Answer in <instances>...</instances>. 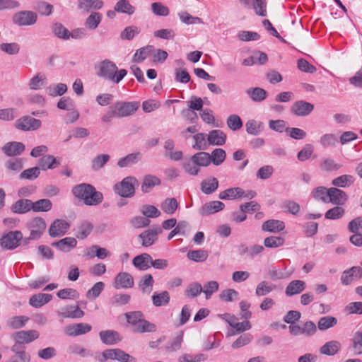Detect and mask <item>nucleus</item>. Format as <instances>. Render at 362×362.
I'll return each mask as SVG.
<instances>
[{
	"instance_id": "25",
	"label": "nucleus",
	"mask_w": 362,
	"mask_h": 362,
	"mask_svg": "<svg viewBox=\"0 0 362 362\" xmlns=\"http://www.w3.org/2000/svg\"><path fill=\"white\" fill-rule=\"evenodd\" d=\"M30 210H32V201L27 199H21L11 206V211L18 214L27 213Z\"/></svg>"
},
{
	"instance_id": "42",
	"label": "nucleus",
	"mask_w": 362,
	"mask_h": 362,
	"mask_svg": "<svg viewBox=\"0 0 362 362\" xmlns=\"http://www.w3.org/2000/svg\"><path fill=\"white\" fill-rule=\"evenodd\" d=\"M338 143V138L334 134H325L320 139V144L323 148L335 147Z\"/></svg>"
},
{
	"instance_id": "3",
	"label": "nucleus",
	"mask_w": 362,
	"mask_h": 362,
	"mask_svg": "<svg viewBox=\"0 0 362 362\" xmlns=\"http://www.w3.org/2000/svg\"><path fill=\"white\" fill-rule=\"evenodd\" d=\"M138 181L134 177L129 176L114 186L115 192L122 197H131L135 193L134 185Z\"/></svg>"
},
{
	"instance_id": "60",
	"label": "nucleus",
	"mask_w": 362,
	"mask_h": 362,
	"mask_svg": "<svg viewBox=\"0 0 362 362\" xmlns=\"http://www.w3.org/2000/svg\"><path fill=\"white\" fill-rule=\"evenodd\" d=\"M312 195L315 199L321 200L323 202H328L329 189L325 187H317L313 189Z\"/></svg>"
},
{
	"instance_id": "27",
	"label": "nucleus",
	"mask_w": 362,
	"mask_h": 362,
	"mask_svg": "<svg viewBox=\"0 0 362 362\" xmlns=\"http://www.w3.org/2000/svg\"><path fill=\"white\" fill-rule=\"evenodd\" d=\"M285 224L283 221L275 219H270L265 221L262 226V230L270 233H278L283 230Z\"/></svg>"
},
{
	"instance_id": "64",
	"label": "nucleus",
	"mask_w": 362,
	"mask_h": 362,
	"mask_svg": "<svg viewBox=\"0 0 362 362\" xmlns=\"http://www.w3.org/2000/svg\"><path fill=\"white\" fill-rule=\"evenodd\" d=\"M114 360L119 362H136V358L125 353L120 349H115Z\"/></svg>"
},
{
	"instance_id": "19",
	"label": "nucleus",
	"mask_w": 362,
	"mask_h": 362,
	"mask_svg": "<svg viewBox=\"0 0 362 362\" xmlns=\"http://www.w3.org/2000/svg\"><path fill=\"white\" fill-rule=\"evenodd\" d=\"M347 200L346 194L336 187H331L329 189V199L328 202H330L335 205H342Z\"/></svg>"
},
{
	"instance_id": "47",
	"label": "nucleus",
	"mask_w": 362,
	"mask_h": 362,
	"mask_svg": "<svg viewBox=\"0 0 362 362\" xmlns=\"http://www.w3.org/2000/svg\"><path fill=\"white\" fill-rule=\"evenodd\" d=\"M102 20V15L98 12L92 13L86 20L85 26L90 30H95L98 28Z\"/></svg>"
},
{
	"instance_id": "36",
	"label": "nucleus",
	"mask_w": 362,
	"mask_h": 362,
	"mask_svg": "<svg viewBox=\"0 0 362 362\" xmlns=\"http://www.w3.org/2000/svg\"><path fill=\"white\" fill-rule=\"evenodd\" d=\"M114 8L117 13H126L129 16L135 12V7L130 4L129 0H119L115 4Z\"/></svg>"
},
{
	"instance_id": "11",
	"label": "nucleus",
	"mask_w": 362,
	"mask_h": 362,
	"mask_svg": "<svg viewBox=\"0 0 362 362\" xmlns=\"http://www.w3.org/2000/svg\"><path fill=\"white\" fill-rule=\"evenodd\" d=\"M39 332L36 330L19 331L13 334V338L17 344H28L39 337Z\"/></svg>"
},
{
	"instance_id": "41",
	"label": "nucleus",
	"mask_w": 362,
	"mask_h": 362,
	"mask_svg": "<svg viewBox=\"0 0 362 362\" xmlns=\"http://www.w3.org/2000/svg\"><path fill=\"white\" fill-rule=\"evenodd\" d=\"M62 315L64 317L78 319L84 315V312L78 306L69 305L63 308Z\"/></svg>"
},
{
	"instance_id": "57",
	"label": "nucleus",
	"mask_w": 362,
	"mask_h": 362,
	"mask_svg": "<svg viewBox=\"0 0 362 362\" xmlns=\"http://www.w3.org/2000/svg\"><path fill=\"white\" fill-rule=\"evenodd\" d=\"M183 341V332H180L177 335L173 338L168 344L165 346L166 351L173 352L179 350Z\"/></svg>"
},
{
	"instance_id": "58",
	"label": "nucleus",
	"mask_w": 362,
	"mask_h": 362,
	"mask_svg": "<svg viewBox=\"0 0 362 362\" xmlns=\"http://www.w3.org/2000/svg\"><path fill=\"white\" fill-rule=\"evenodd\" d=\"M52 31L59 38L63 40H69L70 38V32L61 23L54 24Z\"/></svg>"
},
{
	"instance_id": "39",
	"label": "nucleus",
	"mask_w": 362,
	"mask_h": 362,
	"mask_svg": "<svg viewBox=\"0 0 362 362\" xmlns=\"http://www.w3.org/2000/svg\"><path fill=\"white\" fill-rule=\"evenodd\" d=\"M192 161L195 163L198 168L208 166L211 163L210 154L204 151L197 153L192 156Z\"/></svg>"
},
{
	"instance_id": "54",
	"label": "nucleus",
	"mask_w": 362,
	"mask_h": 362,
	"mask_svg": "<svg viewBox=\"0 0 362 362\" xmlns=\"http://www.w3.org/2000/svg\"><path fill=\"white\" fill-rule=\"evenodd\" d=\"M246 132L252 135H258L262 129V123L255 119H250L245 124Z\"/></svg>"
},
{
	"instance_id": "16",
	"label": "nucleus",
	"mask_w": 362,
	"mask_h": 362,
	"mask_svg": "<svg viewBox=\"0 0 362 362\" xmlns=\"http://www.w3.org/2000/svg\"><path fill=\"white\" fill-rule=\"evenodd\" d=\"M110 255L108 250L105 247H100L98 245H94L87 247L83 251V256L89 259H93L97 257L100 259H103Z\"/></svg>"
},
{
	"instance_id": "34",
	"label": "nucleus",
	"mask_w": 362,
	"mask_h": 362,
	"mask_svg": "<svg viewBox=\"0 0 362 362\" xmlns=\"http://www.w3.org/2000/svg\"><path fill=\"white\" fill-rule=\"evenodd\" d=\"M218 187V181L215 177L204 180L201 182V190L205 194L214 192Z\"/></svg>"
},
{
	"instance_id": "40",
	"label": "nucleus",
	"mask_w": 362,
	"mask_h": 362,
	"mask_svg": "<svg viewBox=\"0 0 362 362\" xmlns=\"http://www.w3.org/2000/svg\"><path fill=\"white\" fill-rule=\"evenodd\" d=\"M276 289V285L267 281H260L255 289V294L258 296H264Z\"/></svg>"
},
{
	"instance_id": "20",
	"label": "nucleus",
	"mask_w": 362,
	"mask_h": 362,
	"mask_svg": "<svg viewBox=\"0 0 362 362\" xmlns=\"http://www.w3.org/2000/svg\"><path fill=\"white\" fill-rule=\"evenodd\" d=\"M24 150L23 144L17 141L8 142L2 147V151L8 156L21 155Z\"/></svg>"
},
{
	"instance_id": "7",
	"label": "nucleus",
	"mask_w": 362,
	"mask_h": 362,
	"mask_svg": "<svg viewBox=\"0 0 362 362\" xmlns=\"http://www.w3.org/2000/svg\"><path fill=\"white\" fill-rule=\"evenodd\" d=\"M112 106L117 113V117H124L136 112L139 104L133 102H118Z\"/></svg>"
},
{
	"instance_id": "21",
	"label": "nucleus",
	"mask_w": 362,
	"mask_h": 362,
	"mask_svg": "<svg viewBox=\"0 0 362 362\" xmlns=\"http://www.w3.org/2000/svg\"><path fill=\"white\" fill-rule=\"evenodd\" d=\"M306 287L305 282L302 280H293L286 287L285 294L291 297L303 292Z\"/></svg>"
},
{
	"instance_id": "18",
	"label": "nucleus",
	"mask_w": 362,
	"mask_h": 362,
	"mask_svg": "<svg viewBox=\"0 0 362 362\" xmlns=\"http://www.w3.org/2000/svg\"><path fill=\"white\" fill-rule=\"evenodd\" d=\"M76 245L77 240L72 237H66L52 243L53 247H55L57 249L64 252H70L72 249L76 247Z\"/></svg>"
},
{
	"instance_id": "14",
	"label": "nucleus",
	"mask_w": 362,
	"mask_h": 362,
	"mask_svg": "<svg viewBox=\"0 0 362 362\" xmlns=\"http://www.w3.org/2000/svg\"><path fill=\"white\" fill-rule=\"evenodd\" d=\"M92 329L91 325L85 322H80L69 325L66 327L65 332L67 335L76 337L78 335L85 334Z\"/></svg>"
},
{
	"instance_id": "15",
	"label": "nucleus",
	"mask_w": 362,
	"mask_h": 362,
	"mask_svg": "<svg viewBox=\"0 0 362 362\" xmlns=\"http://www.w3.org/2000/svg\"><path fill=\"white\" fill-rule=\"evenodd\" d=\"M99 337L101 341L107 345H115L122 340L119 332L112 329L100 331Z\"/></svg>"
},
{
	"instance_id": "28",
	"label": "nucleus",
	"mask_w": 362,
	"mask_h": 362,
	"mask_svg": "<svg viewBox=\"0 0 362 362\" xmlns=\"http://www.w3.org/2000/svg\"><path fill=\"white\" fill-rule=\"evenodd\" d=\"M207 139L209 144L222 146L226 143V135L223 132L215 129L209 132Z\"/></svg>"
},
{
	"instance_id": "5",
	"label": "nucleus",
	"mask_w": 362,
	"mask_h": 362,
	"mask_svg": "<svg viewBox=\"0 0 362 362\" xmlns=\"http://www.w3.org/2000/svg\"><path fill=\"white\" fill-rule=\"evenodd\" d=\"M22 238L23 234L21 231H10L1 237L0 245L4 249L13 250L19 245V241Z\"/></svg>"
},
{
	"instance_id": "10",
	"label": "nucleus",
	"mask_w": 362,
	"mask_h": 362,
	"mask_svg": "<svg viewBox=\"0 0 362 362\" xmlns=\"http://www.w3.org/2000/svg\"><path fill=\"white\" fill-rule=\"evenodd\" d=\"M314 109V105L304 100H298L293 103L291 111L296 115L304 117L308 115Z\"/></svg>"
},
{
	"instance_id": "52",
	"label": "nucleus",
	"mask_w": 362,
	"mask_h": 362,
	"mask_svg": "<svg viewBox=\"0 0 362 362\" xmlns=\"http://www.w3.org/2000/svg\"><path fill=\"white\" fill-rule=\"evenodd\" d=\"M226 157V151L222 148H216L210 154L211 162L215 165H219L223 163Z\"/></svg>"
},
{
	"instance_id": "31",
	"label": "nucleus",
	"mask_w": 362,
	"mask_h": 362,
	"mask_svg": "<svg viewBox=\"0 0 362 362\" xmlns=\"http://www.w3.org/2000/svg\"><path fill=\"white\" fill-rule=\"evenodd\" d=\"M141 158V154L139 152L133 153L127 155L125 157L118 160L117 165L119 168H127L137 163Z\"/></svg>"
},
{
	"instance_id": "24",
	"label": "nucleus",
	"mask_w": 362,
	"mask_h": 362,
	"mask_svg": "<svg viewBox=\"0 0 362 362\" xmlns=\"http://www.w3.org/2000/svg\"><path fill=\"white\" fill-rule=\"evenodd\" d=\"M78 8L86 13L91 10H99L103 6L101 0H77Z\"/></svg>"
},
{
	"instance_id": "62",
	"label": "nucleus",
	"mask_w": 362,
	"mask_h": 362,
	"mask_svg": "<svg viewBox=\"0 0 362 362\" xmlns=\"http://www.w3.org/2000/svg\"><path fill=\"white\" fill-rule=\"evenodd\" d=\"M93 228V225L90 222H83L78 228L76 237L81 240L86 238L90 233Z\"/></svg>"
},
{
	"instance_id": "55",
	"label": "nucleus",
	"mask_w": 362,
	"mask_h": 362,
	"mask_svg": "<svg viewBox=\"0 0 362 362\" xmlns=\"http://www.w3.org/2000/svg\"><path fill=\"white\" fill-rule=\"evenodd\" d=\"M153 285V279L151 274H146L139 284V286L144 293H150Z\"/></svg>"
},
{
	"instance_id": "33",
	"label": "nucleus",
	"mask_w": 362,
	"mask_h": 362,
	"mask_svg": "<svg viewBox=\"0 0 362 362\" xmlns=\"http://www.w3.org/2000/svg\"><path fill=\"white\" fill-rule=\"evenodd\" d=\"M154 52V47L152 45H147L138 49L133 56V61L140 63L144 61L148 56L152 55Z\"/></svg>"
},
{
	"instance_id": "45",
	"label": "nucleus",
	"mask_w": 362,
	"mask_h": 362,
	"mask_svg": "<svg viewBox=\"0 0 362 362\" xmlns=\"http://www.w3.org/2000/svg\"><path fill=\"white\" fill-rule=\"evenodd\" d=\"M152 301L153 305L156 307L166 305L170 302L169 293L166 291H163L160 293H155L152 296Z\"/></svg>"
},
{
	"instance_id": "30",
	"label": "nucleus",
	"mask_w": 362,
	"mask_h": 362,
	"mask_svg": "<svg viewBox=\"0 0 362 362\" xmlns=\"http://www.w3.org/2000/svg\"><path fill=\"white\" fill-rule=\"evenodd\" d=\"M52 298V296L50 294L38 293L30 297L29 303L31 306L38 308L49 303Z\"/></svg>"
},
{
	"instance_id": "35",
	"label": "nucleus",
	"mask_w": 362,
	"mask_h": 362,
	"mask_svg": "<svg viewBox=\"0 0 362 362\" xmlns=\"http://www.w3.org/2000/svg\"><path fill=\"white\" fill-rule=\"evenodd\" d=\"M59 165V162L51 155L44 156L39 160V165L42 170L54 169L57 168Z\"/></svg>"
},
{
	"instance_id": "63",
	"label": "nucleus",
	"mask_w": 362,
	"mask_h": 362,
	"mask_svg": "<svg viewBox=\"0 0 362 362\" xmlns=\"http://www.w3.org/2000/svg\"><path fill=\"white\" fill-rule=\"evenodd\" d=\"M46 79L45 75L37 74L30 78L28 83V86L30 90H39L43 86V81Z\"/></svg>"
},
{
	"instance_id": "38",
	"label": "nucleus",
	"mask_w": 362,
	"mask_h": 362,
	"mask_svg": "<svg viewBox=\"0 0 362 362\" xmlns=\"http://www.w3.org/2000/svg\"><path fill=\"white\" fill-rule=\"evenodd\" d=\"M52 207V202L48 199H39L35 202H32V210L35 212H47Z\"/></svg>"
},
{
	"instance_id": "23",
	"label": "nucleus",
	"mask_w": 362,
	"mask_h": 362,
	"mask_svg": "<svg viewBox=\"0 0 362 362\" xmlns=\"http://www.w3.org/2000/svg\"><path fill=\"white\" fill-rule=\"evenodd\" d=\"M243 189L241 187H231L222 191L218 194V198L223 200H233L243 198Z\"/></svg>"
},
{
	"instance_id": "37",
	"label": "nucleus",
	"mask_w": 362,
	"mask_h": 362,
	"mask_svg": "<svg viewBox=\"0 0 362 362\" xmlns=\"http://www.w3.org/2000/svg\"><path fill=\"white\" fill-rule=\"evenodd\" d=\"M156 331V326L155 324L144 319L136 327L133 328V332L135 333L142 334L145 332H154Z\"/></svg>"
},
{
	"instance_id": "61",
	"label": "nucleus",
	"mask_w": 362,
	"mask_h": 362,
	"mask_svg": "<svg viewBox=\"0 0 362 362\" xmlns=\"http://www.w3.org/2000/svg\"><path fill=\"white\" fill-rule=\"evenodd\" d=\"M284 238L281 237L270 236L264 240V245L268 248H276L284 244Z\"/></svg>"
},
{
	"instance_id": "53",
	"label": "nucleus",
	"mask_w": 362,
	"mask_h": 362,
	"mask_svg": "<svg viewBox=\"0 0 362 362\" xmlns=\"http://www.w3.org/2000/svg\"><path fill=\"white\" fill-rule=\"evenodd\" d=\"M125 317L129 324H130L133 328L136 327L142 320L144 319V315L141 311H133L129 312L125 314Z\"/></svg>"
},
{
	"instance_id": "29",
	"label": "nucleus",
	"mask_w": 362,
	"mask_h": 362,
	"mask_svg": "<svg viewBox=\"0 0 362 362\" xmlns=\"http://www.w3.org/2000/svg\"><path fill=\"white\" fill-rule=\"evenodd\" d=\"M245 92L252 101L257 103H260L265 100L268 95L264 89L259 87L247 88Z\"/></svg>"
},
{
	"instance_id": "4",
	"label": "nucleus",
	"mask_w": 362,
	"mask_h": 362,
	"mask_svg": "<svg viewBox=\"0 0 362 362\" xmlns=\"http://www.w3.org/2000/svg\"><path fill=\"white\" fill-rule=\"evenodd\" d=\"M37 19L36 13L31 11H21L16 13L13 18V23L18 26H30L34 25Z\"/></svg>"
},
{
	"instance_id": "26",
	"label": "nucleus",
	"mask_w": 362,
	"mask_h": 362,
	"mask_svg": "<svg viewBox=\"0 0 362 362\" xmlns=\"http://www.w3.org/2000/svg\"><path fill=\"white\" fill-rule=\"evenodd\" d=\"M161 184L160 180L156 175L151 174L144 176L141 184V191L144 193L149 192L154 187Z\"/></svg>"
},
{
	"instance_id": "17",
	"label": "nucleus",
	"mask_w": 362,
	"mask_h": 362,
	"mask_svg": "<svg viewBox=\"0 0 362 362\" xmlns=\"http://www.w3.org/2000/svg\"><path fill=\"white\" fill-rule=\"evenodd\" d=\"M225 204L221 201H211L204 204L199 210L202 216H208L223 209Z\"/></svg>"
},
{
	"instance_id": "32",
	"label": "nucleus",
	"mask_w": 362,
	"mask_h": 362,
	"mask_svg": "<svg viewBox=\"0 0 362 362\" xmlns=\"http://www.w3.org/2000/svg\"><path fill=\"white\" fill-rule=\"evenodd\" d=\"M341 344L338 341H329L321 346L320 351L326 356H334L340 349Z\"/></svg>"
},
{
	"instance_id": "50",
	"label": "nucleus",
	"mask_w": 362,
	"mask_h": 362,
	"mask_svg": "<svg viewBox=\"0 0 362 362\" xmlns=\"http://www.w3.org/2000/svg\"><path fill=\"white\" fill-rule=\"evenodd\" d=\"M320 168L322 171L331 172L339 170L341 168V165L336 163L334 160L330 158H325L321 160Z\"/></svg>"
},
{
	"instance_id": "46",
	"label": "nucleus",
	"mask_w": 362,
	"mask_h": 362,
	"mask_svg": "<svg viewBox=\"0 0 362 362\" xmlns=\"http://www.w3.org/2000/svg\"><path fill=\"white\" fill-rule=\"evenodd\" d=\"M337 323V319L332 316H325L320 318L317 327L321 331L327 330L335 326Z\"/></svg>"
},
{
	"instance_id": "56",
	"label": "nucleus",
	"mask_w": 362,
	"mask_h": 362,
	"mask_svg": "<svg viewBox=\"0 0 362 362\" xmlns=\"http://www.w3.org/2000/svg\"><path fill=\"white\" fill-rule=\"evenodd\" d=\"M187 257L196 262H204L208 257V252L203 250H195L189 251L187 255Z\"/></svg>"
},
{
	"instance_id": "12",
	"label": "nucleus",
	"mask_w": 362,
	"mask_h": 362,
	"mask_svg": "<svg viewBox=\"0 0 362 362\" xmlns=\"http://www.w3.org/2000/svg\"><path fill=\"white\" fill-rule=\"evenodd\" d=\"M134 281L132 276L127 272H119L115 277L114 287L117 289L130 288L134 286Z\"/></svg>"
},
{
	"instance_id": "9",
	"label": "nucleus",
	"mask_w": 362,
	"mask_h": 362,
	"mask_svg": "<svg viewBox=\"0 0 362 362\" xmlns=\"http://www.w3.org/2000/svg\"><path fill=\"white\" fill-rule=\"evenodd\" d=\"M162 233V228L159 226H154L151 229H148L142 232L139 238L141 240V245L144 247L152 245L158 239V235Z\"/></svg>"
},
{
	"instance_id": "43",
	"label": "nucleus",
	"mask_w": 362,
	"mask_h": 362,
	"mask_svg": "<svg viewBox=\"0 0 362 362\" xmlns=\"http://www.w3.org/2000/svg\"><path fill=\"white\" fill-rule=\"evenodd\" d=\"M178 207V203L175 198H167L165 199L161 205V209L168 215H173Z\"/></svg>"
},
{
	"instance_id": "49",
	"label": "nucleus",
	"mask_w": 362,
	"mask_h": 362,
	"mask_svg": "<svg viewBox=\"0 0 362 362\" xmlns=\"http://www.w3.org/2000/svg\"><path fill=\"white\" fill-rule=\"evenodd\" d=\"M140 211L143 216L148 219L150 218H157L160 215V211L153 205H142Z\"/></svg>"
},
{
	"instance_id": "59",
	"label": "nucleus",
	"mask_w": 362,
	"mask_h": 362,
	"mask_svg": "<svg viewBox=\"0 0 362 362\" xmlns=\"http://www.w3.org/2000/svg\"><path fill=\"white\" fill-rule=\"evenodd\" d=\"M353 349L358 354H362V331L355 332L351 339Z\"/></svg>"
},
{
	"instance_id": "22",
	"label": "nucleus",
	"mask_w": 362,
	"mask_h": 362,
	"mask_svg": "<svg viewBox=\"0 0 362 362\" xmlns=\"http://www.w3.org/2000/svg\"><path fill=\"white\" fill-rule=\"evenodd\" d=\"M151 256L148 253H142L136 256L133 260V265L141 271L147 270L151 267Z\"/></svg>"
},
{
	"instance_id": "44",
	"label": "nucleus",
	"mask_w": 362,
	"mask_h": 362,
	"mask_svg": "<svg viewBox=\"0 0 362 362\" xmlns=\"http://www.w3.org/2000/svg\"><path fill=\"white\" fill-rule=\"evenodd\" d=\"M354 182V178L351 175H343L334 178L332 181L334 186L345 188L351 185Z\"/></svg>"
},
{
	"instance_id": "51",
	"label": "nucleus",
	"mask_w": 362,
	"mask_h": 362,
	"mask_svg": "<svg viewBox=\"0 0 362 362\" xmlns=\"http://www.w3.org/2000/svg\"><path fill=\"white\" fill-rule=\"evenodd\" d=\"M28 320L25 316H14L7 320L6 325L11 329H19L24 327Z\"/></svg>"
},
{
	"instance_id": "6",
	"label": "nucleus",
	"mask_w": 362,
	"mask_h": 362,
	"mask_svg": "<svg viewBox=\"0 0 362 362\" xmlns=\"http://www.w3.org/2000/svg\"><path fill=\"white\" fill-rule=\"evenodd\" d=\"M46 223L42 218L35 217L29 221L27 227L30 231L28 239L37 240L41 237L46 229Z\"/></svg>"
},
{
	"instance_id": "8",
	"label": "nucleus",
	"mask_w": 362,
	"mask_h": 362,
	"mask_svg": "<svg viewBox=\"0 0 362 362\" xmlns=\"http://www.w3.org/2000/svg\"><path fill=\"white\" fill-rule=\"evenodd\" d=\"M42 122L40 119L25 116L16 120L15 126L22 131H34L41 127Z\"/></svg>"
},
{
	"instance_id": "2",
	"label": "nucleus",
	"mask_w": 362,
	"mask_h": 362,
	"mask_svg": "<svg viewBox=\"0 0 362 362\" xmlns=\"http://www.w3.org/2000/svg\"><path fill=\"white\" fill-rule=\"evenodd\" d=\"M97 74L114 83H119L127 75V71L124 69L118 70L117 65L109 59H105L98 66Z\"/></svg>"
},
{
	"instance_id": "48",
	"label": "nucleus",
	"mask_w": 362,
	"mask_h": 362,
	"mask_svg": "<svg viewBox=\"0 0 362 362\" xmlns=\"http://www.w3.org/2000/svg\"><path fill=\"white\" fill-rule=\"evenodd\" d=\"M57 296L58 298L62 300H76L79 298L80 294L76 289L67 288L58 291V292L57 293Z\"/></svg>"
},
{
	"instance_id": "1",
	"label": "nucleus",
	"mask_w": 362,
	"mask_h": 362,
	"mask_svg": "<svg viewBox=\"0 0 362 362\" xmlns=\"http://www.w3.org/2000/svg\"><path fill=\"white\" fill-rule=\"evenodd\" d=\"M73 194L78 199L83 200L88 206H96L103 199V195L95 188L87 183H82L74 186L72 189Z\"/></svg>"
},
{
	"instance_id": "13",
	"label": "nucleus",
	"mask_w": 362,
	"mask_h": 362,
	"mask_svg": "<svg viewBox=\"0 0 362 362\" xmlns=\"http://www.w3.org/2000/svg\"><path fill=\"white\" fill-rule=\"evenodd\" d=\"M69 228L67 221L61 219L55 220L49 228V234L52 237L64 235Z\"/></svg>"
}]
</instances>
